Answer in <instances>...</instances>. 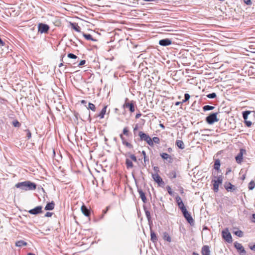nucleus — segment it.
<instances>
[{
    "mask_svg": "<svg viewBox=\"0 0 255 255\" xmlns=\"http://www.w3.org/2000/svg\"><path fill=\"white\" fill-rule=\"evenodd\" d=\"M15 187L22 190L27 191L34 190L36 188V184L31 182L30 181H25L22 182H19L15 184Z\"/></svg>",
    "mask_w": 255,
    "mask_h": 255,
    "instance_id": "f257e3e1",
    "label": "nucleus"
},
{
    "mask_svg": "<svg viewBox=\"0 0 255 255\" xmlns=\"http://www.w3.org/2000/svg\"><path fill=\"white\" fill-rule=\"evenodd\" d=\"M217 113H212L206 118V122L210 125L213 124L215 122L219 121V119L217 118Z\"/></svg>",
    "mask_w": 255,
    "mask_h": 255,
    "instance_id": "f03ea898",
    "label": "nucleus"
},
{
    "mask_svg": "<svg viewBox=\"0 0 255 255\" xmlns=\"http://www.w3.org/2000/svg\"><path fill=\"white\" fill-rule=\"evenodd\" d=\"M138 135L141 140L145 141L149 145L153 146V141L150 137L147 134L140 131L139 132Z\"/></svg>",
    "mask_w": 255,
    "mask_h": 255,
    "instance_id": "7ed1b4c3",
    "label": "nucleus"
},
{
    "mask_svg": "<svg viewBox=\"0 0 255 255\" xmlns=\"http://www.w3.org/2000/svg\"><path fill=\"white\" fill-rule=\"evenodd\" d=\"M222 237L228 243L232 242V238L231 233L229 232L228 229L226 228L222 231Z\"/></svg>",
    "mask_w": 255,
    "mask_h": 255,
    "instance_id": "20e7f679",
    "label": "nucleus"
},
{
    "mask_svg": "<svg viewBox=\"0 0 255 255\" xmlns=\"http://www.w3.org/2000/svg\"><path fill=\"white\" fill-rule=\"evenodd\" d=\"M223 181V177L222 175H220L217 177V180H213V190L215 192H217L219 190V186L222 184Z\"/></svg>",
    "mask_w": 255,
    "mask_h": 255,
    "instance_id": "39448f33",
    "label": "nucleus"
},
{
    "mask_svg": "<svg viewBox=\"0 0 255 255\" xmlns=\"http://www.w3.org/2000/svg\"><path fill=\"white\" fill-rule=\"evenodd\" d=\"M38 32L41 33H47L49 29V26L46 24L40 23L38 25Z\"/></svg>",
    "mask_w": 255,
    "mask_h": 255,
    "instance_id": "423d86ee",
    "label": "nucleus"
},
{
    "mask_svg": "<svg viewBox=\"0 0 255 255\" xmlns=\"http://www.w3.org/2000/svg\"><path fill=\"white\" fill-rule=\"evenodd\" d=\"M184 218L186 219L187 222L190 224L192 225L194 224V220L193 219L190 213H189L186 210L182 212Z\"/></svg>",
    "mask_w": 255,
    "mask_h": 255,
    "instance_id": "0eeeda50",
    "label": "nucleus"
},
{
    "mask_svg": "<svg viewBox=\"0 0 255 255\" xmlns=\"http://www.w3.org/2000/svg\"><path fill=\"white\" fill-rule=\"evenodd\" d=\"M234 246L236 249L238 250V252L241 255H246V252L244 249V248L241 244L235 242Z\"/></svg>",
    "mask_w": 255,
    "mask_h": 255,
    "instance_id": "6e6552de",
    "label": "nucleus"
},
{
    "mask_svg": "<svg viewBox=\"0 0 255 255\" xmlns=\"http://www.w3.org/2000/svg\"><path fill=\"white\" fill-rule=\"evenodd\" d=\"M128 99H126V101ZM123 107L124 108H128L131 113H133L135 111L134 104L133 101H131L130 103L126 101L125 103L123 105Z\"/></svg>",
    "mask_w": 255,
    "mask_h": 255,
    "instance_id": "1a4fd4ad",
    "label": "nucleus"
},
{
    "mask_svg": "<svg viewBox=\"0 0 255 255\" xmlns=\"http://www.w3.org/2000/svg\"><path fill=\"white\" fill-rule=\"evenodd\" d=\"M246 152V150L244 149H241L239 153L236 157V160L238 163H241L243 159V154Z\"/></svg>",
    "mask_w": 255,
    "mask_h": 255,
    "instance_id": "9d476101",
    "label": "nucleus"
},
{
    "mask_svg": "<svg viewBox=\"0 0 255 255\" xmlns=\"http://www.w3.org/2000/svg\"><path fill=\"white\" fill-rule=\"evenodd\" d=\"M42 207L41 206H38L28 211V213L32 215H37L42 212Z\"/></svg>",
    "mask_w": 255,
    "mask_h": 255,
    "instance_id": "9b49d317",
    "label": "nucleus"
},
{
    "mask_svg": "<svg viewBox=\"0 0 255 255\" xmlns=\"http://www.w3.org/2000/svg\"><path fill=\"white\" fill-rule=\"evenodd\" d=\"M171 43H172V41L168 38L163 39L159 40V44L160 45L163 46H168V45L171 44Z\"/></svg>",
    "mask_w": 255,
    "mask_h": 255,
    "instance_id": "f8f14e48",
    "label": "nucleus"
},
{
    "mask_svg": "<svg viewBox=\"0 0 255 255\" xmlns=\"http://www.w3.org/2000/svg\"><path fill=\"white\" fill-rule=\"evenodd\" d=\"M152 177L153 180L158 184L164 183V182L163 181L162 178L158 175V174H152Z\"/></svg>",
    "mask_w": 255,
    "mask_h": 255,
    "instance_id": "ddd939ff",
    "label": "nucleus"
},
{
    "mask_svg": "<svg viewBox=\"0 0 255 255\" xmlns=\"http://www.w3.org/2000/svg\"><path fill=\"white\" fill-rule=\"evenodd\" d=\"M224 187L228 191H233L236 190L235 186L232 185L230 182H226Z\"/></svg>",
    "mask_w": 255,
    "mask_h": 255,
    "instance_id": "4468645a",
    "label": "nucleus"
},
{
    "mask_svg": "<svg viewBox=\"0 0 255 255\" xmlns=\"http://www.w3.org/2000/svg\"><path fill=\"white\" fill-rule=\"evenodd\" d=\"M202 255H210V250L208 246H204L201 250Z\"/></svg>",
    "mask_w": 255,
    "mask_h": 255,
    "instance_id": "2eb2a0df",
    "label": "nucleus"
},
{
    "mask_svg": "<svg viewBox=\"0 0 255 255\" xmlns=\"http://www.w3.org/2000/svg\"><path fill=\"white\" fill-rule=\"evenodd\" d=\"M160 156L163 159L167 160L169 163H171L172 162V158L168 154L166 153H162L160 154Z\"/></svg>",
    "mask_w": 255,
    "mask_h": 255,
    "instance_id": "dca6fc26",
    "label": "nucleus"
},
{
    "mask_svg": "<svg viewBox=\"0 0 255 255\" xmlns=\"http://www.w3.org/2000/svg\"><path fill=\"white\" fill-rule=\"evenodd\" d=\"M81 211L82 213L86 216H89L90 214V212L89 210L87 208V207L84 205H82L81 207Z\"/></svg>",
    "mask_w": 255,
    "mask_h": 255,
    "instance_id": "f3484780",
    "label": "nucleus"
},
{
    "mask_svg": "<svg viewBox=\"0 0 255 255\" xmlns=\"http://www.w3.org/2000/svg\"><path fill=\"white\" fill-rule=\"evenodd\" d=\"M138 192L139 194L140 198L144 203H146L147 200L144 193L141 189H138Z\"/></svg>",
    "mask_w": 255,
    "mask_h": 255,
    "instance_id": "a211bd4d",
    "label": "nucleus"
},
{
    "mask_svg": "<svg viewBox=\"0 0 255 255\" xmlns=\"http://www.w3.org/2000/svg\"><path fill=\"white\" fill-rule=\"evenodd\" d=\"M55 206L54 203L52 201L47 204L45 207V210H52L54 209Z\"/></svg>",
    "mask_w": 255,
    "mask_h": 255,
    "instance_id": "6ab92c4d",
    "label": "nucleus"
},
{
    "mask_svg": "<svg viewBox=\"0 0 255 255\" xmlns=\"http://www.w3.org/2000/svg\"><path fill=\"white\" fill-rule=\"evenodd\" d=\"M163 239L164 240L167 241L169 243L171 242V238L169 234L165 232L163 233Z\"/></svg>",
    "mask_w": 255,
    "mask_h": 255,
    "instance_id": "aec40b11",
    "label": "nucleus"
},
{
    "mask_svg": "<svg viewBox=\"0 0 255 255\" xmlns=\"http://www.w3.org/2000/svg\"><path fill=\"white\" fill-rule=\"evenodd\" d=\"M27 244L26 242L23 240H20L15 243V246L18 247H22L23 246H27Z\"/></svg>",
    "mask_w": 255,
    "mask_h": 255,
    "instance_id": "412c9836",
    "label": "nucleus"
},
{
    "mask_svg": "<svg viewBox=\"0 0 255 255\" xmlns=\"http://www.w3.org/2000/svg\"><path fill=\"white\" fill-rule=\"evenodd\" d=\"M107 106H105L102 110H101L100 113L98 115V117L100 118V119H103L104 117V115H105L106 113V109H107Z\"/></svg>",
    "mask_w": 255,
    "mask_h": 255,
    "instance_id": "4be33fe9",
    "label": "nucleus"
},
{
    "mask_svg": "<svg viewBox=\"0 0 255 255\" xmlns=\"http://www.w3.org/2000/svg\"><path fill=\"white\" fill-rule=\"evenodd\" d=\"M150 236H151L150 240L153 243L157 242V238L156 237V235L155 233L152 231H151V232H150Z\"/></svg>",
    "mask_w": 255,
    "mask_h": 255,
    "instance_id": "5701e85b",
    "label": "nucleus"
},
{
    "mask_svg": "<svg viewBox=\"0 0 255 255\" xmlns=\"http://www.w3.org/2000/svg\"><path fill=\"white\" fill-rule=\"evenodd\" d=\"M176 145L180 149H183L185 148L184 142L180 140H177L176 141Z\"/></svg>",
    "mask_w": 255,
    "mask_h": 255,
    "instance_id": "b1692460",
    "label": "nucleus"
},
{
    "mask_svg": "<svg viewBox=\"0 0 255 255\" xmlns=\"http://www.w3.org/2000/svg\"><path fill=\"white\" fill-rule=\"evenodd\" d=\"M220 161L219 159H217L215 161L214 168L216 170H219L220 167Z\"/></svg>",
    "mask_w": 255,
    "mask_h": 255,
    "instance_id": "393cba45",
    "label": "nucleus"
},
{
    "mask_svg": "<svg viewBox=\"0 0 255 255\" xmlns=\"http://www.w3.org/2000/svg\"><path fill=\"white\" fill-rule=\"evenodd\" d=\"M126 164L128 168H131L133 167V164L131 161L128 159H126Z\"/></svg>",
    "mask_w": 255,
    "mask_h": 255,
    "instance_id": "a878e982",
    "label": "nucleus"
},
{
    "mask_svg": "<svg viewBox=\"0 0 255 255\" xmlns=\"http://www.w3.org/2000/svg\"><path fill=\"white\" fill-rule=\"evenodd\" d=\"M255 181H253V180H252L249 183V185H248V188L249 190H253L255 188Z\"/></svg>",
    "mask_w": 255,
    "mask_h": 255,
    "instance_id": "bb28decb",
    "label": "nucleus"
},
{
    "mask_svg": "<svg viewBox=\"0 0 255 255\" xmlns=\"http://www.w3.org/2000/svg\"><path fill=\"white\" fill-rule=\"evenodd\" d=\"M215 108L214 107L209 105H206L203 107V109L204 111L212 110Z\"/></svg>",
    "mask_w": 255,
    "mask_h": 255,
    "instance_id": "cd10ccee",
    "label": "nucleus"
},
{
    "mask_svg": "<svg viewBox=\"0 0 255 255\" xmlns=\"http://www.w3.org/2000/svg\"><path fill=\"white\" fill-rule=\"evenodd\" d=\"M251 112L249 111H244L243 113V117L245 120L248 119V116L250 114Z\"/></svg>",
    "mask_w": 255,
    "mask_h": 255,
    "instance_id": "c85d7f7f",
    "label": "nucleus"
},
{
    "mask_svg": "<svg viewBox=\"0 0 255 255\" xmlns=\"http://www.w3.org/2000/svg\"><path fill=\"white\" fill-rule=\"evenodd\" d=\"M83 36L87 39V40H90L92 41H94L95 40L93 38L92 35L90 34H83Z\"/></svg>",
    "mask_w": 255,
    "mask_h": 255,
    "instance_id": "c756f323",
    "label": "nucleus"
},
{
    "mask_svg": "<svg viewBox=\"0 0 255 255\" xmlns=\"http://www.w3.org/2000/svg\"><path fill=\"white\" fill-rule=\"evenodd\" d=\"M178 206L182 212L184 211V210H186V207H185L184 203L182 202L179 203L177 204Z\"/></svg>",
    "mask_w": 255,
    "mask_h": 255,
    "instance_id": "7c9ffc66",
    "label": "nucleus"
},
{
    "mask_svg": "<svg viewBox=\"0 0 255 255\" xmlns=\"http://www.w3.org/2000/svg\"><path fill=\"white\" fill-rule=\"evenodd\" d=\"M72 28L77 32L80 31V27L77 24L72 23Z\"/></svg>",
    "mask_w": 255,
    "mask_h": 255,
    "instance_id": "2f4dec72",
    "label": "nucleus"
},
{
    "mask_svg": "<svg viewBox=\"0 0 255 255\" xmlns=\"http://www.w3.org/2000/svg\"><path fill=\"white\" fill-rule=\"evenodd\" d=\"M88 109L91 110L92 111L94 112L96 110L95 106L93 104L89 103L88 104Z\"/></svg>",
    "mask_w": 255,
    "mask_h": 255,
    "instance_id": "473e14b6",
    "label": "nucleus"
},
{
    "mask_svg": "<svg viewBox=\"0 0 255 255\" xmlns=\"http://www.w3.org/2000/svg\"><path fill=\"white\" fill-rule=\"evenodd\" d=\"M234 233L239 237H242L243 236V232L241 230H238L234 232Z\"/></svg>",
    "mask_w": 255,
    "mask_h": 255,
    "instance_id": "72a5a7b5",
    "label": "nucleus"
},
{
    "mask_svg": "<svg viewBox=\"0 0 255 255\" xmlns=\"http://www.w3.org/2000/svg\"><path fill=\"white\" fill-rule=\"evenodd\" d=\"M190 96L189 94H188L187 93L185 94L184 99L182 100V103H185V102H187V101H188L189 99H190Z\"/></svg>",
    "mask_w": 255,
    "mask_h": 255,
    "instance_id": "f704fd0d",
    "label": "nucleus"
},
{
    "mask_svg": "<svg viewBox=\"0 0 255 255\" xmlns=\"http://www.w3.org/2000/svg\"><path fill=\"white\" fill-rule=\"evenodd\" d=\"M142 154L143 155V158H144V163H145L146 161H149V159L146 155V152L145 151L143 150L142 151Z\"/></svg>",
    "mask_w": 255,
    "mask_h": 255,
    "instance_id": "c9c22d12",
    "label": "nucleus"
},
{
    "mask_svg": "<svg viewBox=\"0 0 255 255\" xmlns=\"http://www.w3.org/2000/svg\"><path fill=\"white\" fill-rule=\"evenodd\" d=\"M151 139L153 141V143L154 142L155 143L158 144L160 142V139L158 137H153Z\"/></svg>",
    "mask_w": 255,
    "mask_h": 255,
    "instance_id": "e433bc0d",
    "label": "nucleus"
},
{
    "mask_svg": "<svg viewBox=\"0 0 255 255\" xmlns=\"http://www.w3.org/2000/svg\"><path fill=\"white\" fill-rule=\"evenodd\" d=\"M12 124L15 127H19L20 126V123L17 120L13 121Z\"/></svg>",
    "mask_w": 255,
    "mask_h": 255,
    "instance_id": "4c0bfd02",
    "label": "nucleus"
},
{
    "mask_svg": "<svg viewBox=\"0 0 255 255\" xmlns=\"http://www.w3.org/2000/svg\"><path fill=\"white\" fill-rule=\"evenodd\" d=\"M207 97L210 99H214L216 97V94L215 93H212L207 95Z\"/></svg>",
    "mask_w": 255,
    "mask_h": 255,
    "instance_id": "58836bf2",
    "label": "nucleus"
},
{
    "mask_svg": "<svg viewBox=\"0 0 255 255\" xmlns=\"http://www.w3.org/2000/svg\"><path fill=\"white\" fill-rule=\"evenodd\" d=\"M123 143L124 145H126L128 148H132V145L130 143L127 142L126 141H123Z\"/></svg>",
    "mask_w": 255,
    "mask_h": 255,
    "instance_id": "ea45409f",
    "label": "nucleus"
},
{
    "mask_svg": "<svg viewBox=\"0 0 255 255\" xmlns=\"http://www.w3.org/2000/svg\"><path fill=\"white\" fill-rule=\"evenodd\" d=\"M68 57L71 59H76L77 56L73 53H69L67 55Z\"/></svg>",
    "mask_w": 255,
    "mask_h": 255,
    "instance_id": "a19ab883",
    "label": "nucleus"
},
{
    "mask_svg": "<svg viewBox=\"0 0 255 255\" xmlns=\"http://www.w3.org/2000/svg\"><path fill=\"white\" fill-rule=\"evenodd\" d=\"M145 215L146 216L147 219L149 221V220H150V218H151L150 212L149 211L147 210V211H145Z\"/></svg>",
    "mask_w": 255,
    "mask_h": 255,
    "instance_id": "79ce46f5",
    "label": "nucleus"
},
{
    "mask_svg": "<svg viewBox=\"0 0 255 255\" xmlns=\"http://www.w3.org/2000/svg\"><path fill=\"white\" fill-rule=\"evenodd\" d=\"M25 131L26 132V136L28 139L30 138L31 137V133L30 130L29 129H26Z\"/></svg>",
    "mask_w": 255,
    "mask_h": 255,
    "instance_id": "37998d69",
    "label": "nucleus"
},
{
    "mask_svg": "<svg viewBox=\"0 0 255 255\" xmlns=\"http://www.w3.org/2000/svg\"><path fill=\"white\" fill-rule=\"evenodd\" d=\"M175 200H176V201L177 202V204H178L179 203H181V202H183L182 199H181V197L180 196H177L176 197Z\"/></svg>",
    "mask_w": 255,
    "mask_h": 255,
    "instance_id": "c03bdc74",
    "label": "nucleus"
},
{
    "mask_svg": "<svg viewBox=\"0 0 255 255\" xmlns=\"http://www.w3.org/2000/svg\"><path fill=\"white\" fill-rule=\"evenodd\" d=\"M166 189L167 190V191H168V193H169V194H170V195H172L173 194V193H172V190H171V188H170V187L168 186H167Z\"/></svg>",
    "mask_w": 255,
    "mask_h": 255,
    "instance_id": "a18cd8bd",
    "label": "nucleus"
},
{
    "mask_svg": "<svg viewBox=\"0 0 255 255\" xmlns=\"http://www.w3.org/2000/svg\"><path fill=\"white\" fill-rule=\"evenodd\" d=\"M129 157L131 158L132 160L133 161L136 162V157L134 154H130L129 155Z\"/></svg>",
    "mask_w": 255,
    "mask_h": 255,
    "instance_id": "49530a36",
    "label": "nucleus"
},
{
    "mask_svg": "<svg viewBox=\"0 0 255 255\" xmlns=\"http://www.w3.org/2000/svg\"><path fill=\"white\" fill-rule=\"evenodd\" d=\"M170 176L172 178H175L176 177V174L175 172L172 171L170 173Z\"/></svg>",
    "mask_w": 255,
    "mask_h": 255,
    "instance_id": "de8ad7c7",
    "label": "nucleus"
},
{
    "mask_svg": "<svg viewBox=\"0 0 255 255\" xmlns=\"http://www.w3.org/2000/svg\"><path fill=\"white\" fill-rule=\"evenodd\" d=\"M128 128H125L123 129V134H124L125 135H128Z\"/></svg>",
    "mask_w": 255,
    "mask_h": 255,
    "instance_id": "09e8293b",
    "label": "nucleus"
},
{
    "mask_svg": "<svg viewBox=\"0 0 255 255\" xmlns=\"http://www.w3.org/2000/svg\"><path fill=\"white\" fill-rule=\"evenodd\" d=\"M153 170L155 172V174H158V173L159 172V168L157 166L153 167Z\"/></svg>",
    "mask_w": 255,
    "mask_h": 255,
    "instance_id": "8fccbe9b",
    "label": "nucleus"
},
{
    "mask_svg": "<svg viewBox=\"0 0 255 255\" xmlns=\"http://www.w3.org/2000/svg\"><path fill=\"white\" fill-rule=\"evenodd\" d=\"M245 124L248 127H251L252 124L251 121H248L247 120H245Z\"/></svg>",
    "mask_w": 255,
    "mask_h": 255,
    "instance_id": "3c124183",
    "label": "nucleus"
},
{
    "mask_svg": "<svg viewBox=\"0 0 255 255\" xmlns=\"http://www.w3.org/2000/svg\"><path fill=\"white\" fill-rule=\"evenodd\" d=\"M244 1L247 5H251L252 3L251 0H244Z\"/></svg>",
    "mask_w": 255,
    "mask_h": 255,
    "instance_id": "603ef678",
    "label": "nucleus"
},
{
    "mask_svg": "<svg viewBox=\"0 0 255 255\" xmlns=\"http://www.w3.org/2000/svg\"><path fill=\"white\" fill-rule=\"evenodd\" d=\"M85 63H86V61H85V60H81V61L79 62V63L78 64V65L79 66H82V65H84V64H85Z\"/></svg>",
    "mask_w": 255,
    "mask_h": 255,
    "instance_id": "864d4df0",
    "label": "nucleus"
},
{
    "mask_svg": "<svg viewBox=\"0 0 255 255\" xmlns=\"http://www.w3.org/2000/svg\"><path fill=\"white\" fill-rule=\"evenodd\" d=\"M52 215V213H51V212H47L45 215V217H51Z\"/></svg>",
    "mask_w": 255,
    "mask_h": 255,
    "instance_id": "5fc2aeb1",
    "label": "nucleus"
},
{
    "mask_svg": "<svg viewBox=\"0 0 255 255\" xmlns=\"http://www.w3.org/2000/svg\"><path fill=\"white\" fill-rule=\"evenodd\" d=\"M0 45L1 46H3L4 45V42L2 40V39L0 38Z\"/></svg>",
    "mask_w": 255,
    "mask_h": 255,
    "instance_id": "6e6d98bb",
    "label": "nucleus"
},
{
    "mask_svg": "<svg viewBox=\"0 0 255 255\" xmlns=\"http://www.w3.org/2000/svg\"><path fill=\"white\" fill-rule=\"evenodd\" d=\"M252 222L255 223V213L253 214Z\"/></svg>",
    "mask_w": 255,
    "mask_h": 255,
    "instance_id": "4d7b16f0",
    "label": "nucleus"
},
{
    "mask_svg": "<svg viewBox=\"0 0 255 255\" xmlns=\"http://www.w3.org/2000/svg\"><path fill=\"white\" fill-rule=\"evenodd\" d=\"M140 116H141V114H137L135 116V118L136 119H138Z\"/></svg>",
    "mask_w": 255,
    "mask_h": 255,
    "instance_id": "13d9d810",
    "label": "nucleus"
},
{
    "mask_svg": "<svg viewBox=\"0 0 255 255\" xmlns=\"http://www.w3.org/2000/svg\"><path fill=\"white\" fill-rule=\"evenodd\" d=\"M250 249H251L252 250L255 251V244L254 246H253L251 247H250Z\"/></svg>",
    "mask_w": 255,
    "mask_h": 255,
    "instance_id": "bf43d9fd",
    "label": "nucleus"
},
{
    "mask_svg": "<svg viewBox=\"0 0 255 255\" xmlns=\"http://www.w3.org/2000/svg\"><path fill=\"white\" fill-rule=\"evenodd\" d=\"M108 209H109V208L107 207L106 210H104L103 211L104 214H106L107 213V211L108 210Z\"/></svg>",
    "mask_w": 255,
    "mask_h": 255,
    "instance_id": "052dcab7",
    "label": "nucleus"
},
{
    "mask_svg": "<svg viewBox=\"0 0 255 255\" xmlns=\"http://www.w3.org/2000/svg\"><path fill=\"white\" fill-rule=\"evenodd\" d=\"M81 103L83 104H86V101L85 100H82L81 101Z\"/></svg>",
    "mask_w": 255,
    "mask_h": 255,
    "instance_id": "680f3d73",
    "label": "nucleus"
},
{
    "mask_svg": "<svg viewBox=\"0 0 255 255\" xmlns=\"http://www.w3.org/2000/svg\"><path fill=\"white\" fill-rule=\"evenodd\" d=\"M180 104H181V102H177L175 103V105H176V106H178V105H179Z\"/></svg>",
    "mask_w": 255,
    "mask_h": 255,
    "instance_id": "e2e57ef3",
    "label": "nucleus"
},
{
    "mask_svg": "<svg viewBox=\"0 0 255 255\" xmlns=\"http://www.w3.org/2000/svg\"><path fill=\"white\" fill-rule=\"evenodd\" d=\"M137 129V125H136L135 127L133 129V131H135Z\"/></svg>",
    "mask_w": 255,
    "mask_h": 255,
    "instance_id": "0e129e2a",
    "label": "nucleus"
},
{
    "mask_svg": "<svg viewBox=\"0 0 255 255\" xmlns=\"http://www.w3.org/2000/svg\"><path fill=\"white\" fill-rule=\"evenodd\" d=\"M120 137L123 140V141H124V137H123L122 134H120Z\"/></svg>",
    "mask_w": 255,
    "mask_h": 255,
    "instance_id": "69168bd1",
    "label": "nucleus"
},
{
    "mask_svg": "<svg viewBox=\"0 0 255 255\" xmlns=\"http://www.w3.org/2000/svg\"><path fill=\"white\" fill-rule=\"evenodd\" d=\"M193 255H199V254L196 253H193Z\"/></svg>",
    "mask_w": 255,
    "mask_h": 255,
    "instance_id": "338daca9",
    "label": "nucleus"
},
{
    "mask_svg": "<svg viewBox=\"0 0 255 255\" xmlns=\"http://www.w3.org/2000/svg\"><path fill=\"white\" fill-rule=\"evenodd\" d=\"M27 255H35L32 253H28Z\"/></svg>",
    "mask_w": 255,
    "mask_h": 255,
    "instance_id": "774afa93",
    "label": "nucleus"
}]
</instances>
